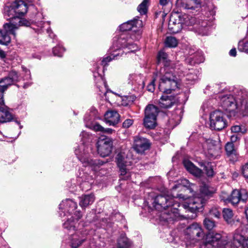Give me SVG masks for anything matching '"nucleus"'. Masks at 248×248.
<instances>
[{"instance_id": "f257e3e1", "label": "nucleus", "mask_w": 248, "mask_h": 248, "mask_svg": "<svg viewBox=\"0 0 248 248\" xmlns=\"http://www.w3.org/2000/svg\"><path fill=\"white\" fill-rule=\"evenodd\" d=\"M174 69L170 67H161L156 73L159 78L158 89L160 91L167 94L170 93L178 88V78L174 75Z\"/></svg>"}, {"instance_id": "f03ea898", "label": "nucleus", "mask_w": 248, "mask_h": 248, "mask_svg": "<svg viewBox=\"0 0 248 248\" xmlns=\"http://www.w3.org/2000/svg\"><path fill=\"white\" fill-rule=\"evenodd\" d=\"M80 136L81 138L83 143L79 146V149H76L75 150V154L84 166L91 168L93 171L92 173L94 174V171L98 170L99 166L102 165V163H101L99 160L96 159L93 160L88 156L89 147H87L85 149L84 142L86 140L89 138V134L85 131H82Z\"/></svg>"}, {"instance_id": "7ed1b4c3", "label": "nucleus", "mask_w": 248, "mask_h": 248, "mask_svg": "<svg viewBox=\"0 0 248 248\" xmlns=\"http://www.w3.org/2000/svg\"><path fill=\"white\" fill-rule=\"evenodd\" d=\"M154 207L158 210L170 208L169 215L170 218H177L180 216L179 210L177 208L180 207L179 203L175 202L174 198L169 195H159L155 197L153 202Z\"/></svg>"}, {"instance_id": "20e7f679", "label": "nucleus", "mask_w": 248, "mask_h": 248, "mask_svg": "<svg viewBox=\"0 0 248 248\" xmlns=\"http://www.w3.org/2000/svg\"><path fill=\"white\" fill-rule=\"evenodd\" d=\"M195 21V17L186 14H180L172 13L169 20V29L173 33H176L181 31L183 26H189Z\"/></svg>"}, {"instance_id": "39448f33", "label": "nucleus", "mask_w": 248, "mask_h": 248, "mask_svg": "<svg viewBox=\"0 0 248 248\" xmlns=\"http://www.w3.org/2000/svg\"><path fill=\"white\" fill-rule=\"evenodd\" d=\"M219 97L220 98L221 106L229 113L228 116H235L239 108L240 99L238 98H241V92L238 93L236 98L231 94H226Z\"/></svg>"}, {"instance_id": "423d86ee", "label": "nucleus", "mask_w": 248, "mask_h": 248, "mask_svg": "<svg viewBox=\"0 0 248 248\" xmlns=\"http://www.w3.org/2000/svg\"><path fill=\"white\" fill-rule=\"evenodd\" d=\"M27 12V4L21 0H15L10 6H6L4 9V16L12 19H16V17L24 16Z\"/></svg>"}, {"instance_id": "0eeeda50", "label": "nucleus", "mask_w": 248, "mask_h": 248, "mask_svg": "<svg viewBox=\"0 0 248 248\" xmlns=\"http://www.w3.org/2000/svg\"><path fill=\"white\" fill-rule=\"evenodd\" d=\"M247 230L244 225L237 228L233 232L232 241H227L223 248H245L243 245Z\"/></svg>"}, {"instance_id": "6e6552de", "label": "nucleus", "mask_w": 248, "mask_h": 248, "mask_svg": "<svg viewBox=\"0 0 248 248\" xmlns=\"http://www.w3.org/2000/svg\"><path fill=\"white\" fill-rule=\"evenodd\" d=\"M227 241L226 238L223 237L220 233L210 232L206 235L201 248H218L223 247Z\"/></svg>"}, {"instance_id": "1a4fd4ad", "label": "nucleus", "mask_w": 248, "mask_h": 248, "mask_svg": "<svg viewBox=\"0 0 248 248\" xmlns=\"http://www.w3.org/2000/svg\"><path fill=\"white\" fill-rule=\"evenodd\" d=\"M18 29V26L12 22L6 23L3 26V28L0 29V44L4 46L8 45L11 42L10 34L15 36V31Z\"/></svg>"}, {"instance_id": "9d476101", "label": "nucleus", "mask_w": 248, "mask_h": 248, "mask_svg": "<svg viewBox=\"0 0 248 248\" xmlns=\"http://www.w3.org/2000/svg\"><path fill=\"white\" fill-rule=\"evenodd\" d=\"M18 80V76L16 71H12L8 77L0 80V105H4L3 93L8 86Z\"/></svg>"}, {"instance_id": "9b49d317", "label": "nucleus", "mask_w": 248, "mask_h": 248, "mask_svg": "<svg viewBox=\"0 0 248 248\" xmlns=\"http://www.w3.org/2000/svg\"><path fill=\"white\" fill-rule=\"evenodd\" d=\"M210 120L211 127L216 130H222L227 125L223 114L220 110H215L212 112L210 114Z\"/></svg>"}, {"instance_id": "f8f14e48", "label": "nucleus", "mask_w": 248, "mask_h": 248, "mask_svg": "<svg viewBox=\"0 0 248 248\" xmlns=\"http://www.w3.org/2000/svg\"><path fill=\"white\" fill-rule=\"evenodd\" d=\"M97 151L103 157L108 156L111 152L112 140L108 138L99 139L97 142Z\"/></svg>"}, {"instance_id": "ddd939ff", "label": "nucleus", "mask_w": 248, "mask_h": 248, "mask_svg": "<svg viewBox=\"0 0 248 248\" xmlns=\"http://www.w3.org/2000/svg\"><path fill=\"white\" fill-rule=\"evenodd\" d=\"M60 209L63 211L62 212L64 213V216L66 215V213L70 215L74 214L76 217H78V218H80L82 215L79 211H75L77 208V204L76 202L70 199H67L64 201H62L60 204Z\"/></svg>"}, {"instance_id": "4468645a", "label": "nucleus", "mask_w": 248, "mask_h": 248, "mask_svg": "<svg viewBox=\"0 0 248 248\" xmlns=\"http://www.w3.org/2000/svg\"><path fill=\"white\" fill-rule=\"evenodd\" d=\"M118 44L120 45L118 46L119 48L117 49L119 51L123 52L120 49V48H127L129 50L126 53L133 52L138 49V46L135 44L133 43L131 38L127 35L122 34L118 39Z\"/></svg>"}, {"instance_id": "2eb2a0df", "label": "nucleus", "mask_w": 248, "mask_h": 248, "mask_svg": "<svg viewBox=\"0 0 248 248\" xmlns=\"http://www.w3.org/2000/svg\"><path fill=\"white\" fill-rule=\"evenodd\" d=\"M204 201L201 198H194L190 200L188 203H185L182 204L181 206L188 211L195 213L196 212L202 211L201 209L203 208Z\"/></svg>"}, {"instance_id": "dca6fc26", "label": "nucleus", "mask_w": 248, "mask_h": 248, "mask_svg": "<svg viewBox=\"0 0 248 248\" xmlns=\"http://www.w3.org/2000/svg\"><path fill=\"white\" fill-rule=\"evenodd\" d=\"M71 234V246L72 248H77L87 240V234L84 228H79Z\"/></svg>"}, {"instance_id": "f3484780", "label": "nucleus", "mask_w": 248, "mask_h": 248, "mask_svg": "<svg viewBox=\"0 0 248 248\" xmlns=\"http://www.w3.org/2000/svg\"><path fill=\"white\" fill-rule=\"evenodd\" d=\"M248 197V192L245 189H235L232 191L230 196L226 200L233 205H235L241 201H246Z\"/></svg>"}, {"instance_id": "a211bd4d", "label": "nucleus", "mask_w": 248, "mask_h": 248, "mask_svg": "<svg viewBox=\"0 0 248 248\" xmlns=\"http://www.w3.org/2000/svg\"><path fill=\"white\" fill-rule=\"evenodd\" d=\"M193 26L192 29L199 34L206 35L208 34L210 28L208 21L204 20L197 19L195 17V21L189 26Z\"/></svg>"}, {"instance_id": "6ab92c4d", "label": "nucleus", "mask_w": 248, "mask_h": 248, "mask_svg": "<svg viewBox=\"0 0 248 248\" xmlns=\"http://www.w3.org/2000/svg\"><path fill=\"white\" fill-rule=\"evenodd\" d=\"M116 162L119 168L120 175L124 176L123 179H128L130 177L129 172L126 167L128 165L127 162L125 160V155L122 153H119L116 157Z\"/></svg>"}, {"instance_id": "aec40b11", "label": "nucleus", "mask_w": 248, "mask_h": 248, "mask_svg": "<svg viewBox=\"0 0 248 248\" xmlns=\"http://www.w3.org/2000/svg\"><path fill=\"white\" fill-rule=\"evenodd\" d=\"M150 146V143L147 139L140 136L135 137L133 148L137 153H143L149 148Z\"/></svg>"}, {"instance_id": "412c9836", "label": "nucleus", "mask_w": 248, "mask_h": 248, "mask_svg": "<svg viewBox=\"0 0 248 248\" xmlns=\"http://www.w3.org/2000/svg\"><path fill=\"white\" fill-rule=\"evenodd\" d=\"M204 146H206L207 154L212 158H216L220 153V146L215 140H208L206 141Z\"/></svg>"}, {"instance_id": "4be33fe9", "label": "nucleus", "mask_w": 248, "mask_h": 248, "mask_svg": "<svg viewBox=\"0 0 248 248\" xmlns=\"http://www.w3.org/2000/svg\"><path fill=\"white\" fill-rule=\"evenodd\" d=\"M142 21L139 18H135L133 20L128 21L120 26V30L122 31H126L133 30L136 31L137 29L142 27Z\"/></svg>"}, {"instance_id": "5701e85b", "label": "nucleus", "mask_w": 248, "mask_h": 248, "mask_svg": "<svg viewBox=\"0 0 248 248\" xmlns=\"http://www.w3.org/2000/svg\"><path fill=\"white\" fill-rule=\"evenodd\" d=\"M223 217L225 221L231 226H239V228L241 226L245 225L242 224L239 219H234L233 214L232 210L229 208H225L222 211Z\"/></svg>"}, {"instance_id": "b1692460", "label": "nucleus", "mask_w": 248, "mask_h": 248, "mask_svg": "<svg viewBox=\"0 0 248 248\" xmlns=\"http://www.w3.org/2000/svg\"><path fill=\"white\" fill-rule=\"evenodd\" d=\"M74 217L72 216L70 218H68L63 224V227L70 232L76 231L79 228H83V224L80 222H78L80 218H77L76 220L74 219Z\"/></svg>"}, {"instance_id": "393cba45", "label": "nucleus", "mask_w": 248, "mask_h": 248, "mask_svg": "<svg viewBox=\"0 0 248 248\" xmlns=\"http://www.w3.org/2000/svg\"><path fill=\"white\" fill-rule=\"evenodd\" d=\"M106 123L110 125H115L120 121V115L115 110H109L104 115Z\"/></svg>"}, {"instance_id": "a878e982", "label": "nucleus", "mask_w": 248, "mask_h": 248, "mask_svg": "<svg viewBox=\"0 0 248 248\" xmlns=\"http://www.w3.org/2000/svg\"><path fill=\"white\" fill-rule=\"evenodd\" d=\"M199 4V0H177L176 5L177 7L184 9H194Z\"/></svg>"}, {"instance_id": "bb28decb", "label": "nucleus", "mask_w": 248, "mask_h": 248, "mask_svg": "<svg viewBox=\"0 0 248 248\" xmlns=\"http://www.w3.org/2000/svg\"><path fill=\"white\" fill-rule=\"evenodd\" d=\"M225 151L230 161L232 162L237 161L238 158V154L233 143L227 142L225 145Z\"/></svg>"}, {"instance_id": "cd10ccee", "label": "nucleus", "mask_w": 248, "mask_h": 248, "mask_svg": "<svg viewBox=\"0 0 248 248\" xmlns=\"http://www.w3.org/2000/svg\"><path fill=\"white\" fill-rule=\"evenodd\" d=\"M240 99L239 108L238 110L241 111L245 116L248 115V95L246 92H241V98Z\"/></svg>"}, {"instance_id": "c85d7f7f", "label": "nucleus", "mask_w": 248, "mask_h": 248, "mask_svg": "<svg viewBox=\"0 0 248 248\" xmlns=\"http://www.w3.org/2000/svg\"><path fill=\"white\" fill-rule=\"evenodd\" d=\"M183 164L187 171L195 176L200 177L202 174V170L188 160H184Z\"/></svg>"}, {"instance_id": "c756f323", "label": "nucleus", "mask_w": 248, "mask_h": 248, "mask_svg": "<svg viewBox=\"0 0 248 248\" xmlns=\"http://www.w3.org/2000/svg\"><path fill=\"white\" fill-rule=\"evenodd\" d=\"M187 231L190 233L193 238H201L203 236V232L201 227L197 224H193L187 228Z\"/></svg>"}, {"instance_id": "7c9ffc66", "label": "nucleus", "mask_w": 248, "mask_h": 248, "mask_svg": "<svg viewBox=\"0 0 248 248\" xmlns=\"http://www.w3.org/2000/svg\"><path fill=\"white\" fill-rule=\"evenodd\" d=\"M174 98L172 96L163 95L159 101L160 107L164 108H170L174 103Z\"/></svg>"}, {"instance_id": "2f4dec72", "label": "nucleus", "mask_w": 248, "mask_h": 248, "mask_svg": "<svg viewBox=\"0 0 248 248\" xmlns=\"http://www.w3.org/2000/svg\"><path fill=\"white\" fill-rule=\"evenodd\" d=\"M12 119V115L5 105L0 107V122L5 123Z\"/></svg>"}, {"instance_id": "473e14b6", "label": "nucleus", "mask_w": 248, "mask_h": 248, "mask_svg": "<svg viewBox=\"0 0 248 248\" xmlns=\"http://www.w3.org/2000/svg\"><path fill=\"white\" fill-rule=\"evenodd\" d=\"M79 199V205L82 208H85L93 202L94 197L93 194L84 195L81 196Z\"/></svg>"}, {"instance_id": "72a5a7b5", "label": "nucleus", "mask_w": 248, "mask_h": 248, "mask_svg": "<svg viewBox=\"0 0 248 248\" xmlns=\"http://www.w3.org/2000/svg\"><path fill=\"white\" fill-rule=\"evenodd\" d=\"M159 112L158 108L154 105L150 104L146 106L144 110L145 116L156 118Z\"/></svg>"}, {"instance_id": "f704fd0d", "label": "nucleus", "mask_w": 248, "mask_h": 248, "mask_svg": "<svg viewBox=\"0 0 248 248\" xmlns=\"http://www.w3.org/2000/svg\"><path fill=\"white\" fill-rule=\"evenodd\" d=\"M157 62L158 63H162L163 67H170V62L168 61V55L163 50L158 52L157 56Z\"/></svg>"}, {"instance_id": "c9c22d12", "label": "nucleus", "mask_w": 248, "mask_h": 248, "mask_svg": "<svg viewBox=\"0 0 248 248\" xmlns=\"http://www.w3.org/2000/svg\"><path fill=\"white\" fill-rule=\"evenodd\" d=\"M131 243L125 234H122L118 240L117 248H128Z\"/></svg>"}, {"instance_id": "e433bc0d", "label": "nucleus", "mask_w": 248, "mask_h": 248, "mask_svg": "<svg viewBox=\"0 0 248 248\" xmlns=\"http://www.w3.org/2000/svg\"><path fill=\"white\" fill-rule=\"evenodd\" d=\"M78 177L81 179L82 181L87 182L92 184L94 179L93 175L89 174L87 171L83 170H79Z\"/></svg>"}, {"instance_id": "4c0bfd02", "label": "nucleus", "mask_w": 248, "mask_h": 248, "mask_svg": "<svg viewBox=\"0 0 248 248\" xmlns=\"http://www.w3.org/2000/svg\"><path fill=\"white\" fill-rule=\"evenodd\" d=\"M187 62L191 65L195 63H199L204 61V58L202 54L197 53L194 56L190 57L187 59Z\"/></svg>"}, {"instance_id": "58836bf2", "label": "nucleus", "mask_w": 248, "mask_h": 248, "mask_svg": "<svg viewBox=\"0 0 248 248\" xmlns=\"http://www.w3.org/2000/svg\"><path fill=\"white\" fill-rule=\"evenodd\" d=\"M156 124V118L150 117H144V125L145 127L149 129H153L155 127Z\"/></svg>"}, {"instance_id": "ea45409f", "label": "nucleus", "mask_w": 248, "mask_h": 248, "mask_svg": "<svg viewBox=\"0 0 248 248\" xmlns=\"http://www.w3.org/2000/svg\"><path fill=\"white\" fill-rule=\"evenodd\" d=\"M231 131L233 133L241 136L247 132V129L244 125H236L231 127Z\"/></svg>"}, {"instance_id": "a19ab883", "label": "nucleus", "mask_w": 248, "mask_h": 248, "mask_svg": "<svg viewBox=\"0 0 248 248\" xmlns=\"http://www.w3.org/2000/svg\"><path fill=\"white\" fill-rule=\"evenodd\" d=\"M93 129L96 132H100L103 133H106L108 134H111L114 131V130L111 128H105L99 124H95L93 126Z\"/></svg>"}, {"instance_id": "79ce46f5", "label": "nucleus", "mask_w": 248, "mask_h": 248, "mask_svg": "<svg viewBox=\"0 0 248 248\" xmlns=\"http://www.w3.org/2000/svg\"><path fill=\"white\" fill-rule=\"evenodd\" d=\"M149 0H143V1L137 7L138 11L140 15H146L148 7Z\"/></svg>"}, {"instance_id": "37998d69", "label": "nucleus", "mask_w": 248, "mask_h": 248, "mask_svg": "<svg viewBox=\"0 0 248 248\" xmlns=\"http://www.w3.org/2000/svg\"><path fill=\"white\" fill-rule=\"evenodd\" d=\"M120 54V53H116V51H115L110 56H107L104 57L101 61V64L104 66L107 65L108 62H109L112 60L115 59H117Z\"/></svg>"}, {"instance_id": "c03bdc74", "label": "nucleus", "mask_w": 248, "mask_h": 248, "mask_svg": "<svg viewBox=\"0 0 248 248\" xmlns=\"http://www.w3.org/2000/svg\"><path fill=\"white\" fill-rule=\"evenodd\" d=\"M166 46L169 47H175L177 46L178 41L176 38L172 36H169L166 38L165 41Z\"/></svg>"}, {"instance_id": "a18cd8bd", "label": "nucleus", "mask_w": 248, "mask_h": 248, "mask_svg": "<svg viewBox=\"0 0 248 248\" xmlns=\"http://www.w3.org/2000/svg\"><path fill=\"white\" fill-rule=\"evenodd\" d=\"M129 83H131L132 84H140V83H142L143 81L141 80V78L140 76L136 75H130L129 77Z\"/></svg>"}, {"instance_id": "49530a36", "label": "nucleus", "mask_w": 248, "mask_h": 248, "mask_svg": "<svg viewBox=\"0 0 248 248\" xmlns=\"http://www.w3.org/2000/svg\"><path fill=\"white\" fill-rule=\"evenodd\" d=\"M200 191L203 194L209 195L215 192V189L206 185H203L200 188Z\"/></svg>"}, {"instance_id": "de8ad7c7", "label": "nucleus", "mask_w": 248, "mask_h": 248, "mask_svg": "<svg viewBox=\"0 0 248 248\" xmlns=\"http://www.w3.org/2000/svg\"><path fill=\"white\" fill-rule=\"evenodd\" d=\"M221 210L220 208L218 209L216 207H213L209 210V216L219 218L221 216Z\"/></svg>"}, {"instance_id": "09e8293b", "label": "nucleus", "mask_w": 248, "mask_h": 248, "mask_svg": "<svg viewBox=\"0 0 248 248\" xmlns=\"http://www.w3.org/2000/svg\"><path fill=\"white\" fill-rule=\"evenodd\" d=\"M136 99V97L133 95L125 96L123 98L122 104L124 106H127L132 104Z\"/></svg>"}, {"instance_id": "8fccbe9b", "label": "nucleus", "mask_w": 248, "mask_h": 248, "mask_svg": "<svg viewBox=\"0 0 248 248\" xmlns=\"http://www.w3.org/2000/svg\"><path fill=\"white\" fill-rule=\"evenodd\" d=\"M203 224L204 227L208 230H211L215 227V222L208 218L204 219Z\"/></svg>"}, {"instance_id": "3c124183", "label": "nucleus", "mask_w": 248, "mask_h": 248, "mask_svg": "<svg viewBox=\"0 0 248 248\" xmlns=\"http://www.w3.org/2000/svg\"><path fill=\"white\" fill-rule=\"evenodd\" d=\"M65 51V49L60 46H58L53 48V53L54 56L62 57L63 53Z\"/></svg>"}, {"instance_id": "603ef678", "label": "nucleus", "mask_w": 248, "mask_h": 248, "mask_svg": "<svg viewBox=\"0 0 248 248\" xmlns=\"http://www.w3.org/2000/svg\"><path fill=\"white\" fill-rule=\"evenodd\" d=\"M198 78L197 75L195 73V70H192V72L187 74L186 79L187 81L192 82Z\"/></svg>"}, {"instance_id": "864d4df0", "label": "nucleus", "mask_w": 248, "mask_h": 248, "mask_svg": "<svg viewBox=\"0 0 248 248\" xmlns=\"http://www.w3.org/2000/svg\"><path fill=\"white\" fill-rule=\"evenodd\" d=\"M18 22L13 23L15 25H17L18 26V28L20 26H28L30 25V22L25 19H21L19 17H16V19Z\"/></svg>"}, {"instance_id": "5fc2aeb1", "label": "nucleus", "mask_w": 248, "mask_h": 248, "mask_svg": "<svg viewBox=\"0 0 248 248\" xmlns=\"http://www.w3.org/2000/svg\"><path fill=\"white\" fill-rule=\"evenodd\" d=\"M238 48L241 51L248 53V42H239L238 45Z\"/></svg>"}, {"instance_id": "6e6d98bb", "label": "nucleus", "mask_w": 248, "mask_h": 248, "mask_svg": "<svg viewBox=\"0 0 248 248\" xmlns=\"http://www.w3.org/2000/svg\"><path fill=\"white\" fill-rule=\"evenodd\" d=\"M93 76L95 78H97L95 80H97L96 84L98 83V81L101 83H102L105 87H107V84L106 81L104 80L103 78L97 72L93 73Z\"/></svg>"}, {"instance_id": "4d7b16f0", "label": "nucleus", "mask_w": 248, "mask_h": 248, "mask_svg": "<svg viewBox=\"0 0 248 248\" xmlns=\"http://www.w3.org/2000/svg\"><path fill=\"white\" fill-rule=\"evenodd\" d=\"M205 170L208 176L212 177L214 175L213 169L209 163H207V166H205Z\"/></svg>"}, {"instance_id": "13d9d810", "label": "nucleus", "mask_w": 248, "mask_h": 248, "mask_svg": "<svg viewBox=\"0 0 248 248\" xmlns=\"http://www.w3.org/2000/svg\"><path fill=\"white\" fill-rule=\"evenodd\" d=\"M155 78L148 85L147 89L148 91L153 92L155 90V81L158 78H156V74H155Z\"/></svg>"}, {"instance_id": "bf43d9fd", "label": "nucleus", "mask_w": 248, "mask_h": 248, "mask_svg": "<svg viewBox=\"0 0 248 248\" xmlns=\"http://www.w3.org/2000/svg\"><path fill=\"white\" fill-rule=\"evenodd\" d=\"M242 173L245 177L248 178V162L242 166Z\"/></svg>"}, {"instance_id": "052dcab7", "label": "nucleus", "mask_w": 248, "mask_h": 248, "mask_svg": "<svg viewBox=\"0 0 248 248\" xmlns=\"http://www.w3.org/2000/svg\"><path fill=\"white\" fill-rule=\"evenodd\" d=\"M133 121L132 119H126L125 120L123 124V127L124 128H129L131 125H132Z\"/></svg>"}, {"instance_id": "680f3d73", "label": "nucleus", "mask_w": 248, "mask_h": 248, "mask_svg": "<svg viewBox=\"0 0 248 248\" xmlns=\"http://www.w3.org/2000/svg\"><path fill=\"white\" fill-rule=\"evenodd\" d=\"M240 135H239L238 134H233L231 137V141L230 142H232L233 143V142H236L238 140L240 139Z\"/></svg>"}, {"instance_id": "e2e57ef3", "label": "nucleus", "mask_w": 248, "mask_h": 248, "mask_svg": "<svg viewBox=\"0 0 248 248\" xmlns=\"http://www.w3.org/2000/svg\"><path fill=\"white\" fill-rule=\"evenodd\" d=\"M176 198H179V199L185 200L187 199L188 198V197L187 196H185L182 194H180L177 195Z\"/></svg>"}, {"instance_id": "0e129e2a", "label": "nucleus", "mask_w": 248, "mask_h": 248, "mask_svg": "<svg viewBox=\"0 0 248 248\" xmlns=\"http://www.w3.org/2000/svg\"><path fill=\"white\" fill-rule=\"evenodd\" d=\"M229 54L231 56L235 57L236 55V50L235 48H232L229 52Z\"/></svg>"}, {"instance_id": "69168bd1", "label": "nucleus", "mask_w": 248, "mask_h": 248, "mask_svg": "<svg viewBox=\"0 0 248 248\" xmlns=\"http://www.w3.org/2000/svg\"><path fill=\"white\" fill-rule=\"evenodd\" d=\"M159 3L162 6H165L168 3V0H159Z\"/></svg>"}, {"instance_id": "338daca9", "label": "nucleus", "mask_w": 248, "mask_h": 248, "mask_svg": "<svg viewBox=\"0 0 248 248\" xmlns=\"http://www.w3.org/2000/svg\"><path fill=\"white\" fill-rule=\"evenodd\" d=\"M6 57V54L4 51L0 49V57L4 58Z\"/></svg>"}, {"instance_id": "774afa93", "label": "nucleus", "mask_w": 248, "mask_h": 248, "mask_svg": "<svg viewBox=\"0 0 248 248\" xmlns=\"http://www.w3.org/2000/svg\"><path fill=\"white\" fill-rule=\"evenodd\" d=\"M199 164L201 167H203L204 168H205V166H207V165H205V164L204 162L201 161L199 163Z\"/></svg>"}]
</instances>
